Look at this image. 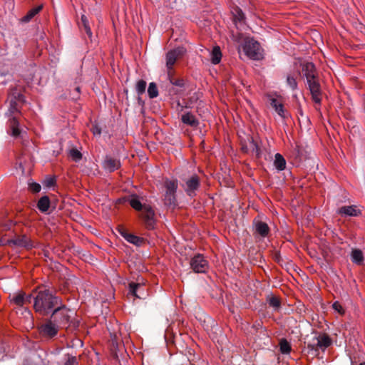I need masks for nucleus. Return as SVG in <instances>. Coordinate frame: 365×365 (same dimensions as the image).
<instances>
[{
    "label": "nucleus",
    "instance_id": "obj_35",
    "mask_svg": "<svg viewBox=\"0 0 365 365\" xmlns=\"http://www.w3.org/2000/svg\"><path fill=\"white\" fill-rule=\"evenodd\" d=\"M9 112L11 115L14 114L15 113L19 112V108L16 100L11 99L10 101Z\"/></svg>",
    "mask_w": 365,
    "mask_h": 365
},
{
    "label": "nucleus",
    "instance_id": "obj_37",
    "mask_svg": "<svg viewBox=\"0 0 365 365\" xmlns=\"http://www.w3.org/2000/svg\"><path fill=\"white\" fill-rule=\"evenodd\" d=\"M56 183V179L53 177H47L43 181L44 186L47 187H51L53 186Z\"/></svg>",
    "mask_w": 365,
    "mask_h": 365
},
{
    "label": "nucleus",
    "instance_id": "obj_32",
    "mask_svg": "<svg viewBox=\"0 0 365 365\" xmlns=\"http://www.w3.org/2000/svg\"><path fill=\"white\" fill-rule=\"evenodd\" d=\"M267 302L269 305L273 307L274 309H278L280 307L281 302L278 297H270L267 299Z\"/></svg>",
    "mask_w": 365,
    "mask_h": 365
},
{
    "label": "nucleus",
    "instance_id": "obj_24",
    "mask_svg": "<svg viewBox=\"0 0 365 365\" xmlns=\"http://www.w3.org/2000/svg\"><path fill=\"white\" fill-rule=\"evenodd\" d=\"M222 58V53L218 46H215L211 52V62L213 64H217Z\"/></svg>",
    "mask_w": 365,
    "mask_h": 365
},
{
    "label": "nucleus",
    "instance_id": "obj_23",
    "mask_svg": "<svg viewBox=\"0 0 365 365\" xmlns=\"http://www.w3.org/2000/svg\"><path fill=\"white\" fill-rule=\"evenodd\" d=\"M50 207V200L48 196L41 197L37 203L38 209L42 212H46L48 210Z\"/></svg>",
    "mask_w": 365,
    "mask_h": 365
},
{
    "label": "nucleus",
    "instance_id": "obj_41",
    "mask_svg": "<svg viewBox=\"0 0 365 365\" xmlns=\"http://www.w3.org/2000/svg\"><path fill=\"white\" fill-rule=\"evenodd\" d=\"M251 143L253 146V150L255 152L256 155L257 156L259 155L260 149H259V146L257 145V144L253 140H252Z\"/></svg>",
    "mask_w": 365,
    "mask_h": 365
},
{
    "label": "nucleus",
    "instance_id": "obj_21",
    "mask_svg": "<svg viewBox=\"0 0 365 365\" xmlns=\"http://www.w3.org/2000/svg\"><path fill=\"white\" fill-rule=\"evenodd\" d=\"M351 258V261L356 264H361L364 260L363 252L359 249L352 250Z\"/></svg>",
    "mask_w": 365,
    "mask_h": 365
},
{
    "label": "nucleus",
    "instance_id": "obj_10",
    "mask_svg": "<svg viewBox=\"0 0 365 365\" xmlns=\"http://www.w3.org/2000/svg\"><path fill=\"white\" fill-rule=\"evenodd\" d=\"M199 187V177L197 175H192L190 178L185 180L184 189L187 195L193 197L196 195L195 192Z\"/></svg>",
    "mask_w": 365,
    "mask_h": 365
},
{
    "label": "nucleus",
    "instance_id": "obj_20",
    "mask_svg": "<svg viewBox=\"0 0 365 365\" xmlns=\"http://www.w3.org/2000/svg\"><path fill=\"white\" fill-rule=\"evenodd\" d=\"M274 165L278 171H282L286 168V160L280 153L275 154Z\"/></svg>",
    "mask_w": 365,
    "mask_h": 365
},
{
    "label": "nucleus",
    "instance_id": "obj_40",
    "mask_svg": "<svg viewBox=\"0 0 365 365\" xmlns=\"http://www.w3.org/2000/svg\"><path fill=\"white\" fill-rule=\"evenodd\" d=\"M118 232L125 238V236L128 235L126 229L123 226H118L117 228Z\"/></svg>",
    "mask_w": 365,
    "mask_h": 365
},
{
    "label": "nucleus",
    "instance_id": "obj_39",
    "mask_svg": "<svg viewBox=\"0 0 365 365\" xmlns=\"http://www.w3.org/2000/svg\"><path fill=\"white\" fill-rule=\"evenodd\" d=\"M64 365H78V361L76 356H68V359Z\"/></svg>",
    "mask_w": 365,
    "mask_h": 365
},
{
    "label": "nucleus",
    "instance_id": "obj_22",
    "mask_svg": "<svg viewBox=\"0 0 365 365\" xmlns=\"http://www.w3.org/2000/svg\"><path fill=\"white\" fill-rule=\"evenodd\" d=\"M256 232L262 237L267 236L269 232V228L267 223L264 222H258L255 225Z\"/></svg>",
    "mask_w": 365,
    "mask_h": 365
},
{
    "label": "nucleus",
    "instance_id": "obj_9",
    "mask_svg": "<svg viewBox=\"0 0 365 365\" xmlns=\"http://www.w3.org/2000/svg\"><path fill=\"white\" fill-rule=\"evenodd\" d=\"M190 265L195 273H205L209 269V263L206 258L201 254L195 255L191 258Z\"/></svg>",
    "mask_w": 365,
    "mask_h": 365
},
{
    "label": "nucleus",
    "instance_id": "obj_46",
    "mask_svg": "<svg viewBox=\"0 0 365 365\" xmlns=\"http://www.w3.org/2000/svg\"><path fill=\"white\" fill-rule=\"evenodd\" d=\"M359 365H365V362L360 363Z\"/></svg>",
    "mask_w": 365,
    "mask_h": 365
},
{
    "label": "nucleus",
    "instance_id": "obj_6",
    "mask_svg": "<svg viewBox=\"0 0 365 365\" xmlns=\"http://www.w3.org/2000/svg\"><path fill=\"white\" fill-rule=\"evenodd\" d=\"M332 343L331 338L327 334H319L314 336L312 341L307 344L309 351L317 352L319 350L324 351Z\"/></svg>",
    "mask_w": 365,
    "mask_h": 365
},
{
    "label": "nucleus",
    "instance_id": "obj_15",
    "mask_svg": "<svg viewBox=\"0 0 365 365\" xmlns=\"http://www.w3.org/2000/svg\"><path fill=\"white\" fill-rule=\"evenodd\" d=\"M11 301L16 306L22 307L24 304L31 303L32 301V294L26 295L24 292H20L14 294Z\"/></svg>",
    "mask_w": 365,
    "mask_h": 365
},
{
    "label": "nucleus",
    "instance_id": "obj_38",
    "mask_svg": "<svg viewBox=\"0 0 365 365\" xmlns=\"http://www.w3.org/2000/svg\"><path fill=\"white\" fill-rule=\"evenodd\" d=\"M333 309L341 314L344 313V310L341 304L339 302H335L332 304Z\"/></svg>",
    "mask_w": 365,
    "mask_h": 365
},
{
    "label": "nucleus",
    "instance_id": "obj_30",
    "mask_svg": "<svg viewBox=\"0 0 365 365\" xmlns=\"http://www.w3.org/2000/svg\"><path fill=\"white\" fill-rule=\"evenodd\" d=\"M147 83L144 80H139L135 85V90L138 95L140 96L145 92Z\"/></svg>",
    "mask_w": 365,
    "mask_h": 365
},
{
    "label": "nucleus",
    "instance_id": "obj_31",
    "mask_svg": "<svg viewBox=\"0 0 365 365\" xmlns=\"http://www.w3.org/2000/svg\"><path fill=\"white\" fill-rule=\"evenodd\" d=\"M81 22L83 24V26L85 32L87 34L88 37L92 36V31L89 26L88 20L87 17L85 15L81 16Z\"/></svg>",
    "mask_w": 365,
    "mask_h": 365
},
{
    "label": "nucleus",
    "instance_id": "obj_1",
    "mask_svg": "<svg viewBox=\"0 0 365 365\" xmlns=\"http://www.w3.org/2000/svg\"><path fill=\"white\" fill-rule=\"evenodd\" d=\"M34 311L44 317L47 316L61 304V299L45 287H38L32 294Z\"/></svg>",
    "mask_w": 365,
    "mask_h": 365
},
{
    "label": "nucleus",
    "instance_id": "obj_28",
    "mask_svg": "<svg viewBox=\"0 0 365 365\" xmlns=\"http://www.w3.org/2000/svg\"><path fill=\"white\" fill-rule=\"evenodd\" d=\"M279 349L282 354H289L291 351V346L285 339L280 340Z\"/></svg>",
    "mask_w": 365,
    "mask_h": 365
},
{
    "label": "nucleus",
    "instance_id": "obj_34",
    "mask_svg": "<svg viewBox=\"0 0 365 365\" xmlns=\"http://www.w3.org/2000/svg\"><path fill=\"white\" fill-rule=\"evenodd\" d=\"M168 77L169 81L171 84L179 86V87H182L184 86V81L180 78L175 79L173 78V73H172L171 76H168Z\"/></svg>",
    "mask_w": 365,
    "mask_h": 365
},
{
    "label": "nucleus",
    "instance_id": "obj_27",
    "mask_svg": "<svg viewBox=\"0 0 365 365\" xmlns=\"http://www.w3.org/2000/svg\"><path fill=\"white\" fill-rule=\"evenodd\" d=\"M148 93L150 98H156L158 96V89L155 83L152 82L149 84Z\"/></svg>",
    "mask_w": 365,
    "mask_h": 365
},
{
    "label": "nucleus",
    "instance_id": "obj_17",
    "mask_svg": "<svg viewBox=\"0 0 365 365\" xmlns=\"http://www.w3.org/2000/svg\"><path fill=\"white\" fill-rule=\"evenodd\" d=\"M338 213L342 216L357 217L361 214V212L356 205H351L340 207Z\"/></svg>",
    "mask_w": 365,
    "mask_h": 365
},
{
    "label": "nucleus",
    "instance_id": "obj_43",
    "mask_svg": "<svg viewBox=\"0 0 365 365\" xmlns=\"http://www.w3.org/2000/svg\"><path fill=\"white\" fill-rule=\"evenodd\" d=\"M237 15L236 16V18L239 21L243 20V19H244V14L242 13V11L239 9V10L237 11Z\"/></svg>",
    "mask_w": 365,
    "mask_h": 365
},
{
    "label": "nucleus",
    "instance_id": "obj_19",
    "mask_svg": "<svg viewBox=\"0 0 365 365\" xmlns=\"http://www.w3.org/2000/svg\"><path fill=\"white\" fill-rule=\"evenodd\" d=\"M270 104L271 106L274 109V110L280 117L283 118H285V110L284 105L281 101H279L277 98H272L270 99Z\"/></svg>",
    "mask_w": 365,
    "mask_h": 365
},
{
    "label": "nucleus",
    "instance_id": "obj_13",
    "mask_svg": "<svg viewBox=\"0 0 365 365\" xmlns=\"http://www.w3.org/2000/svg\"><path fill=\"white\" fill-rule=\"evenodd\" d=\"M7 133L14 138L19 137L21 130L18 119L16 117L9 118L7 123Z\"/></svg>",
    "mask_w": 365,
    "mask_h": 365
},
{
    "label": "nucleus",
    "instance_id": "obj_3",
    "mask_svg": "<svg viewBox=\"0 0 365 365\" xmlns=\"http://www.w3.org/2000/svg\"><path fill=\"white\" fill-rule=\"evenodd\" d=\"M130 205L137 211H141L140 217L146 227L153 229L155 225V212L149 205H143L137 195H133L129 200Z\"/></svg>",
    "mask_w": 365,
    "mask_h": 365
},
{
    "label": "nucleus",
    "instance_id": "obj_18",
    "mask_svg": "<svg viewBox=\"0 0 365 365\" xmlns=\"http://www.w3.org/2000/svg\"><path fill=\"white\" fill-rule=\"evenodd\" d=\"M181 120L184 124L191 127H197L199 124L196 117L190 112H187L183 114L181 117Z\"/></svg>",
    "mask_w": 365,
    "mask_h": 365
},
{
    "label": "nucleus",
    "instance_id": "obj_5",
    "mask_svg": "<svg viewBox=\"0 0 365 365\" xmlns=\"http://www.w3.org/2000/svg\"><path fill=\"white\" fill-rule=\"evenodd\" d=\"M243 51L250 59L260 60L263 58L260 44L253 38H249L245 41Z\"/></svg>",
    "mask_w": 365,
    "mask_h": 365
},
{
    "label": "nucleus",
    "instance_id": "obj_25",
    "mask_svg": "<svg viewBox=\"0 0 365 365\" xmlns=\"http://www.w3.org/2000/svg\"><path fill=\"white\" fill-rule=\"evenodd\" d=\"M43 6L39 5L35 8L31 9L28 11L26 16H24L22 19L23 21L29 22L31 21L40 11L42 9Z\"/></svg>",
    "mask_w": 365,
    "mask_h": 365
},
{
    "label": "nucleus",
    "instance_id": "obj_2",
    "mask_svg": "<svg viewBox=\"0 0 365 365\" xmlns=\"http://www.w3.org/2000/svg\"><path fill=\"white\" fill-rule=\"evenodd\" d=\"M302 71L307 80L308 88L310 91L312 101L318 105L321 104L322 91L319 81V76L314 64L306 62L302 64Z\"/></svg>",
    "mask_w": 365,
    "mask_h": 365
},
{
    "label": "nucleus",
    "instance_id": "obj_42",
    "mask_svg": "<svg viewBox=\"0 0 365 365\" xmlns=\"http://www.w3.org/2000/svg\"><path fill=\"white\" fill-rule=\"evenodd\" d=\"M14 100H16V101H19L20 102L24 103L25 102V97L23 94L18 93L17 96H15Z\"/></svg>",
    "mask_w": 365,
    "mask_h": 365
},
{
    "label": "nucleus",
    "instance_id": "obj_12",
    "mask_svg": "<svg viewBox=\"0 0 365 365\" xmlns=\"http://www.w3.org/2000/svg\"><path fill=\"white\" fill-rule=\"evenodd\" d=\"M11 242L17 247H24L28 250L35 247V242L26 235L17 236Z\"/></svg>",
    "mask_w": 365,
    "mask_h": 365
},
{
    "label": "nucleus",
    "instance_id": "obj_7",
    "mask_svg": "<svg viewBox=\"0 0 365 365\" xmlns=\"http://www.w3.org/2000/svg\"><path fill=\"white\" fill-rule=\"evenodd\" d=\"M69 312L70 309H67L66 306L62 304V302H61V304H58L52 312L53 322L58 324V326H68L70 320Z\"/></svg>",
    "mask_w": 365,
    "mask_h": 365
},
{
    "label": "nucleus",
    "instance_id": "obj_44",
    "mask_svg": "<svg viewBox=\"0 0 365 365\" xmlns=\"http://www.w3.org/2000/svg\"><path fill=\"white\" fill-rule=\"evenodd\" d=\"M92 131L94 135H100L101 133V129L98 126H93L92 128Z\"/></svg>",
    "mask_w": 365,
    "mask_h": 365
},
{
    "label": "nucleus",
    "instance_id": "obj_16",
    "mask_svg": "<svg viewBox=\"0 0 365 365\" xmlns=\"http://www.w3.org/2000/svg\"><path fill=\"white\" fill-rule=\"evenodd\" d=\"M103 166L105 170L112 173L120 168V162L118 159L113 158L110 156H106L103 161Z\"/></svg>",
    "mask_w": 365,
    "mask_h": 365
},
{
    "label": "nucleus",
    "instance_id": "obj_8",
    "mask_svg": "<svg viewBox=\"0 0 365 365\" xmlns=\"http://www.w3.org/2000/svg\"><path fill=\"white\" fill-rule=\"evenodd\" d=\"M185 52L183 47H178L169 51L165 55L166 68L168 76H171L173 73V66L180 57H182Z\"/></svg>",
    "mask_w": 365,
    "mask_h": 365
},
{
    "label": "nucleus",
    "instance_id": "obj_4",
    "mask_svg": "<svg viewBox=\"0 0 365 365\" xmlns=\"http://www.w3.org/2000/svg\"><path fill=\"white\" fill-rule=\"evenodd\" d=\"M165 192L164 194L165 205L174 208L177 205L176 191L178 189L177 180H166L165 181Z\"/></svg>",
    "mask_w": 365,
    "mask_h": 365
},
{
    "label": "nucleus",
    "instance_id": "obj_11",
    "mask_svg": "<svg viewBox=\"0 0 365 365\" xmlns=\"http://www.w3.org/2000/svg\"><path fill=\"white\" fill-rule=\"evenodd\" d=\"M40 333L46 337H54L58 331V326H57L51 320H48L39 327Z\"/></svg>",
    "mask_w": 365,
    "mask_h": 365
},
{
    "label": "nucleus",
    "instance_id": "obj_33",
    "mask_svg": "<svg viewBox=\"0 0 365 365\" xmlns=\"http://www.w3.org/2000/svg\"><path fill=\"white\" fill-rule=\"evenodd\" d=\"M69 155L76 162L79 161L82 158L81 153L75 148L70 150Z\"/></svg>",
    "mask_w": 365,
    "mask_h": 365
},
{
    "label": "nucleus",
    "instance_id": "obj_36",
    "mask_svg": "<svg viewBox=\"0 0 365 365\" xmlns=\"http://www.w3.org/2000/svg\"><path fill=\"white\" fill-rule=\"evenodd\" d=\"M29 190L34 193H38L41 191V185L37 182H30L29 183Z\"/></svg>",
    "mask_w": 365,
    "mask_h": 365
},
{
    "label": "nucleus",
    "instance_id": "obj_26",
    "mask_svg": "<svg viewBox=\"0 0 365 365\" xmlns=\"http://www.w3.org/2000/svg\"><path fill=\"white\" fill-rule=\"evenodd\" d=\"M286 81H287V85L289 86V88L292 91H295L297 89L298 83L296 80V77L293 74H291V73L287 74V78H286Z\"/></svg>",
    "mask_w": 365,
    "mask_h": 365
},
{
    "label": "nucleus",
    "instance_id": "obj_29",
    "mask_svg": "<svg viewBox=\"0 0 365 365\" xmlns=\"http://www.w3.org/2000/svg\"><path fill=\"white\" fill-rule=\"evenodd\" d=\"M125 239L130 243H132L135 245H140L143 242V239L140 237L134 235L133 234H128V235L125 236Z\"/></svg>",
    "mask_w": 365,
    "mask_h": 365
},
{
    "label": "nucleus",
    "instance_id": "obj_14",
    "mask_svg": "<svg viewBox=\"0 0 365 365\" xmlns=\"http://www.w3.org/2000/svg\"><path fill=\"white\" fill-rule=\"evenodd\" d=\"M129 294L135 298L141 299L145 295L144 284L142 283L130 282L128 284Z\"/></svg>",
    "mask_w": 365,
    "mask_h": 365
},
{
    "label": "nucleus",
    "instance_id": "obj_45",
    "mask_svg": "<svg viewBox=\"0 0 365 365\" xmlns=\"http://www.w3.org/2000/svg\"><path fill=\"white\" fill-rule=\"evenodd\" d=\"M178 106L179 107H180V111H182L185 108H188L189 107L187 105L186 106H182L180 102L178 103Z\"/></svg>",
    "mask_w": 365,
    "mask_h": 365
}]
</instances>
